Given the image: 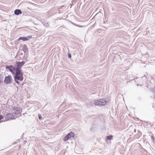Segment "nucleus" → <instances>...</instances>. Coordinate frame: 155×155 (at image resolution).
Wrapping results in <instances>:
<instances>
[{"mask_svg": "<svg viewBox=\"0 0 155 155\" xmlns=\"http://www.w3.org/2000/svg\"><path fill=\"white\" fill-rule=\"evenodd\" d=\"M25 64V62L23 61L21 62L16 61L15 67H13L12 65H7L6 66V68L7 70H8L12 74H15V72H17V71L19 72H21V68Z\"/></svg>", "mask_w": 155, "mask_h": 155, "instance_id": "obj_1", "label": "nucleus"}, {"mask_svg": "<svg viewBox=\"0 0 155 155\" xmlns=\"http://www.w3.org/2000/svg\"><path fill=\"white\" fill-rule=\"evenodd\" d=\"M14 76V80L16 83L19 84V81H22L23 79V77L21 72H19L17 71L15 72Z\"/></svg>", "mask_w": 155, "mask_h": 155, "instance_id": "obj_2", "label": "nucleus"}, {"mask_svg": "<svg viewBox=\"0 0 155 155\" xmlns=\"http://www.w3.org/2000/svg\"><path fill=\"white\" fill-rule=\"evenodd\" d=\"M95 105L104 106L107 104L108 101L104 99H101L99 100H95L94 101Z\"/></svg>", "mask_w": 155, "mask_h": 155, "instance_id": "obj_3", "label": "nucleus"}, {"mask_svg": "<svg viewBox=\"0 0 155 155\" xmlns=\"http://www.w3.org/2000/svg\"><path fill=\"white\" fill-rule=\"evenodd\" d=\"M21 110L20 109V108L14 107L13 108L12 110V114H13L14 116H15V117L16 118L17 117V115H18L19 116L21 114Z\"/></svg>", "mask_w": 155, "mask_h": 155, "instance_id": "obj_4", "label": "nucleus"}, {"mask_svg": "<svg viewBox=\"0 0 155 155\" xmlns=\"http://www.w3.org/2000/svg\"><path fill=\"white\" fill-rule=\"evenodd\" d=\"M13 81L12 77L11 75L6 76L5 78L4 82L6 84H9Z\"/></svg>", "mask_w": 155, "mask_h": 155, "instance_id": "obj_5", "label": "nucleus"}, {"mask_svg": "<svg viewBox=\"0 0 155 155\" xmlns=\"http://www.w3.org/2000/svg\"><path fill=\"white\" fill-rule=\"evenodd\" d=\"M15 116L12 113H8L5 116V119L6 120H12L15 118Z\"/></svg>", "mask_w": 155, "mask_h": 155, "instance_id": "obj_6", "label": "nucleus"}, {"mask_svg": "<svg viewBox=\"0 0 155 155\" xmlns=\"http://www.w3.org/2000/svg\"><path fill=\"white\" fill-rule=\"evenodd\" d=\"M74 137V134L73 132H71L68 134L65 137L64 141H66L71 138H73Z\"/></svg>", "mask_w": 155, "mask_h": 155, "instance_id": "obj_7", "label": "nucleus"}, {"mask_svg": "<svg viewBox=\"0 0 155 155\" xmlns=\"http://www.w3.org/2000/svg\"><path fill=\"white\" fill-rule=\"evenodd\" d=\"M31 38V36H28L26 37H21L19 38L18 40H22L24 41L28 40Z\"/></svg>", "mask_w": 155, "mask_h": 155, "instance_id": "obj_8", "label": "nucleus"}, {"mask_svg": "<svg viewBox=\"0 0 155 155\" xmlns=\"http://www.w3.org/2000/svg\"><path fill=\"white\" fill-rule=\"evenodd\" d=\"M22 12L20 9H16L14 11V14L17 15H18L19 14H21Z\"/></svg>", "mask_w": 155, "mask_h": 155, "instance_id": "obj_9", "label": "nucleus"}, {"mask_svg": "<svg viewBox=\"0 0 155 155\" xmlns=\"http://www.w3.org/2000/svg\"><path fill=\"white\" fill-rule=\"evenodd\" d=\"M113 137V136L112 135H110V136H107V139L108 140H110Z\"/></svg>", "mask_w": 155, "mask_h": 155, "instance_id": "obj_10", "label": "nucleus"}, {"mask_svg": "<svg viewBox=\"0 0 155 155\" xmlns=\"http://www.w3.org/2000/svg\"><path fill=\"white\" fill-rule=\"evenodd\" d=\"M23 51L25 52V53L26 52L27 53L28 51V49L26 48H25L23 49Z\"/></svg>", "mask_w": 155, "mask_h": 155, "instance_id": "obj_11", "label": "nucleus"}, {"mask_svg": "<svg viewBox=\"0 0 155 155\" xmlns=\"http://www.w3.org/2000/svg\"><path fill=\"white\" fill-rule=\"evenodd\" d=\"M74 25L77 26L79 27H81V28H82L83 27V26L82 25H77L76 24Z\"/></svg>", "mask_w": 155, "mask_h": 155, "instance_id": "obj_12", "label": "nucleus"}, {"mask_svg": "<svg viewBox=\"0 0 155 155\" xmlns=\"http://www.w3.org/2000/svg\"><path fill=\"white\" fill-rule=\"evenodd\" d=\"M3 116L2 115H0V120L3 118Z\"/></svg>", "mask_w": 155, "mask_h": 155, "instance_id": "obj_13", "label": "nucleus"}, {"mask_svg": "<svg viewBox=\"0 0 155 155\" xmlns=\"http://www.w3.org/2000/svg\"><path fill=\"white\" fill-rule=\"evenodd\" d=\"M38 68H39L38 66H35V69L37 70V69H38Z\"/></svg>", "mask_w": 155, "mask_h": 155, "instance_id": "obj_14", "label": "nucleus"}, {"mask_svg": "<svg viewBox=\"0 0 155 155\" xmlns=\"http://www.w3.org/2000/svg\"><path fill=\"white\" fill-rule=\"evenodd\" d=\"M68 57L69 58H71V55L70 54H69L68 55Z\"/></svg>", "mask_w": 155, "mask_h": 155, "instance_id": "obj_15", "label": "nucleus"}, {"mask_svg": "<svg viewBox=\"0 0 155 155\" xmlns=\"http://www.w3.org/2000/svg\"><path fill=\"white\" fill-rule=\"evenodd\" d=\"M41 116L39 115V120L41 119Z\"/></svg>", "mask_w": 155, "mask_h": 155, "instance_id": "obj_16", "label": "nucleus"}, {"mask_svg": "<svg viewBox=\"0 0 155 155\" xmlns=\"http://www.w3.org/2000/svg\"><path fill=\"white\" fill-rule=\"evenodd\" d=\"M1 81L0 80V84L1 83Z\"/></svg>", "mask_w": 155, "mask_h": 155, "instance_id": "obj_17", "label": "nucleus"}, {"mask_svg": "<svg viewBox=\"0 0 155 155\" xmlns=\"http://www.w3.org/2000/svg\"><path fill=\"white\" fill-rule=\"evenodd\" d=\"M38 117H39V114H38Z\"/></svg>", "mask_w": 155, "mask_h": 155, "instance_id": "obj_18", "label": "nucleus"}]
</instances>
